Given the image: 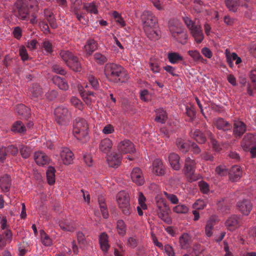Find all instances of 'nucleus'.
Instances as JSON below:
<instances>
[{"instance_id":"obj_7","label":"nucleus","mask_w":256,"mask_h":256,"mask_svg":"<svg viewBox=\"0 0 256 256\" xmlns=\"http://www.w3.org/2000/svg\"><path fill=\"white\" fill-rule=\"evenodd\" d=\"M129 196L124 191L120 192L117 195V202L119 208L125 215H129L131 212V208L129 202Z\"/></svg>"},{"instance_id":"obj_58","label":"nucleus","mask_w":256,"mask_h":256,"mask_svg":"<svg viewBox=\"0 0 256 256\" xmlns=\"http://www.w3.org/2000/svg\"><path fill=\"white\" fill-rule=\"evenodd\" d=\"M198 186L200 187V190L203 194H206L209 192V185L206 182L200 181L199 182Z\"/></svg>"},{"instance_id":"obj_34","label":"nucleus","mask_w":256,"mask_h":256,"mask_svg":"<svg viewBox=\"0 0 256 256\" xmlns=\"http://www.w3.org/2000/svg\"><path fill=\"white\" fill-rule=\"evenodd\" d=\"M99 242L102 250L106 252L109 249L110 245L108 243V235L105 232H103L100 235Z\"/></svg>"},{"instance_id":"obj_8","label":"nucleus","mask_w":256,"mask_h":256,"mask_svg":"<svg viewBox=\"0 0 256 256\" xmlns=\"http://www.w3.org/2000/svg\"><path fill=\"white\" fill-rule=\"evenodd\" d=\"M142 20L143 22L144 28L148 32L150 28L153 29L156 28L158 24V19L150 11L144 12Z\"/></svg>"},{"instance_id":"obj_35","label":"nucleus","mask_w":256,"mask_h":256,"mask_svg":"<svg viewBox=\"0 0 256 256\" xmlns=\"http://www.w3.org/2000/svg\"><path fill=\"white\" fill-rule=\"evenodd\" d=\"M168 58L172 64H178L184 60L183 57L176 52H170L168 54Z\"/></svg>"},{"instance_id":"obj_31","label":"nucleus","mask_w":256,"mask_h":256,"mask_svg":"<svg viewBox=\"0 0 256 256\" xmlns=\"http://www.w3.org/2000/svg\"><path fill=\"white\" fill-rule=\"evenodd\" d=\"M190 236L187 233L183 234L179 238L180 246L182 249H187L190 246Z\"/></svg>"},{"instance_id":"obj_19","label":"nucleus","mask_w":256,"mask_h":256,"mask_svg":"<svg viewBox=\"0 0 256 256\" xmlns=\"http://www.w3.org/2000/svg\"><path fill=\"white\" fill-rule=\"evenodd\" d=\"M12 240V232L10 230H6L0 234V248H3L7 244Z\"/></svg>"},{"instance_id":"obj_25","label":"nucleus","mask_w":256,"mask_h":256,"mask_svg":"<svg viewBox=\"0 0 256 256\" xmlns=\"http://www.w3.org/2000/svg\"><path fill=\"white\" fill-rule=\"evenodd\" d=\"M190 134L191 138L195 140L198 144H203L206 140L205 136L198 129L191 130Z\"/></svg>"},{"instance_id":"obj_59","label":"nucleus","mask_w":256,"mask_h":256,"mask_svg":"<svg viewBox=\"0 0 256 256\" xmlns=\"http://www.w3.org/2000/svg\"><path fill=\"white\" fill-rule=\"evenodd\" d=\"M164 195L172 204H178V199L176 195L168 194L166 192H164Z\"/></svg>"},{"instance_id":"obj_47","label":"nucleus","mask_w":256,"mask_h":256,"mask_svg":"<svg viewBox=\"0 0 256 256\" xmlns=\"http://www.w3.org/2000/svg\"><path fill=\"white\" fill-rule=\"evenodd\" d=\"M98 203L100 206V209L102 215L104 218H108L109 214L107 210V207L106 203L103 200L102 198L98 199Z\"/></svg>"},{"instance_id":"obj_57","label":"nucleus","mask_w":256,"mask_h":256,"mask_svg":"<svg viewBox=\"0 0 256 256\" xmlns=\"http://www.w3.org/2000/svg\"><path fill=\"white\" fill-rule=\"evenodd\" d=\"M216 172L218 174L222 176L226 175L228 170L224 166H218L216 168Z\"/></svg>"},{"instance_id":"obj_5","label":"nucleus","mask_w":256,"mask_h":256,"mask_svg":"<svg viewBox=\"0 0 256 256\" xmlns=\"http://www.w3.org/2000/svg\"><path fill=\"white\" fill-rule=\"evenodd\" d=\"M55 120L60 126L68 125L71 119V114L68 108L61 106L54 110Z\"/></svg>"},{"instance_id":"obj_46","label":"nucleus","mask_w":256,"mask_h":256,"mask_svg":"<svg viewBox=\"0 0 256 256\" xmlns=\"http://www.w3.org/2000/svg\"><path fill=\"white\" fill-rule=\"evenodd\" d=\"M88 80L89 84L94 90H97L99 88L100 83L98 80L92 74H89L88 76Z\"/></svg>"},{"instance_id":"obj_44","label":"nucleus","mask_w":256,"mask_h":256,"mask_svg":"<svg viewBox=\"0 0 256 256\" xmlns=\"http://www.w3.org/2000/svg\"><path fill=\"white\" fill-rule=\"evenodd\" d=\"M20 152L24 158H28L32 152L30 148L24 144H20L19 146Z\"/></svg>"},{"instance_id":"obj_62","label":"nucleus","mask_w":256,"mask_h":256,"mask_svg":"<svg viewBox=\"0 0 256 256\" xmlns=\"http://www.w3.org/2000/svg\"><path fill=\"white\" fill-rule=\"evenodd\" d=\"M242 146L244 151H250L252 158L256 157V147L253 146L252 148H249L248 144H243Z\"/></svg>"},{"instance_id":"obj_17","label":"nucleus","mask_w":256,"mask_h":256,"mask_svg":"<svg viewBox=\"0 0 256 256\" xmlns=\"http://www.w3.org/2000/svg\"><path fill=\"white\" fill-rule=\"evenodd\" d=\"M214 124L218 130H222L224 132L231 130L232 127L230 123L222 118H215L214 120Z\"/></svg>"},{"instance_id":"obj_41","label":"nucleus","mask_w":256,"mask_h":256,"mask_svg":"<svg viewBox=\"0 0 256 256\" xmlns=\"http://www.w3.org/2000/svg\"><path fill=\"white\" fill-rule=\"evenodd\" d=\"M40 236L43 245L46 246H49L52 244V238L42 230H40Z\"/></svg>"},{"instance_id":"obj_30","label":"nucleus","mask_w":256,"mask_h":256,"mask_svg":"<svg viewBox=\"0 0 256 256\" xmlns=\"http://www.w3.org/2000/svg\"><path fill=\"white\" fill-rule=\"evenodd\" d=\"M98 44L94 39L88 40L84 46L86 55L90 56L97 49Z\"/></svg>"},{"instance_id":"obj_38","label":"nucleus","mask_w":256,"mask_h":256,"mask_svg":"<svg viewBox=\"0 0 256 256\" xmlns=\"http://www.w3.org/2000/svg\"><path fill=\"white\" fill-rule=\"evenodd\" d=\"M176 144L180 150L183 153L187 152L189 150V144L184 140L178 138L176 140Z\"/></svg>"},{"instance_id":"obj_13","label":"nucleus","mask_w":256,"mask_h":256,"mask_svg":"<svg viewBox=\"0 0 256 256\" xmlns=\"http://www.w3.org/2000/svg\"><path fill=\"white\" fill-rule=\"evenodd\" d=\"M130 176L132 181L137 185L142 186L144 184V175L140 168H134L131 172Z\"/></svg>"},{"instance_id":"obj_37","label":"nucleus","mask_w":256,"mask_h":256,"mask_svg":"<svg viewBox=\"0 0 256 256\" xmlns=\"http://www.w3.org/2000/svg\"><path fill=\"white\" fill-rule=\"evenodd\" d=\"M226 6L229 10L236 12L240 4V0H225Z\"/></svg>"},{"instance_id":"obj_29","label":"nucleus","mask_w":256,"mask_h":256,"mask_svg":"<svg viewBox=\"0 0 256 256\" xmlns=\"http://www.w3.org/2000/svg\"><path fill=\"white\" fill-rule=\"evenodd\" d=\"M112 141L108 138L102 140L99 144L100 150L105 154H108L112 149Z\"/></svg>"},{"instance_id":"obj_55","label":"nucleus","mask_w":256,"mask_h":256,"mask_svg":"<svg viewBox=\"0 0 256 256\" xmlns=\"http://www.w3.org/2000/svg\"><path fill=\"white\" fill-rule=\"evenodd\" d=\"M178 42L182 44H184L187 42L188 34L186 32L182 31L180 34H178V36L176 38H174Z\"/></svg>"},{"instance_id":"obj_26","label":"nucleus","mask_w":256,"mask_h":256,"mask_svg":"<svg viewBox=\"0 0 256 256\" xmlns=\"http://www.w3.org/2000/svg\"><path fill=\"white\" fill-rule=\"evenodd\" d=\"M180 156L175 153H171L168 156L169 162L170 164L171 167L174 170H180Z\"/></svg>"},{"instance_id":"obj_54","label":"nucleus","mask_w":256,"mask_h":256,"mask_svg":"<svg viewBox=\"0 0 256 256\" xmlns=\"http://www.w3.org/2000/svg\"><path fill=\"white\" fill-rule=\"evenodd\" d=\"M188 211V208L184 204H178L174 208V212L178 214H186Z\"/></svg>"},{"instance_id":"obj_2","label":"nucleus","mask_w":256,"mask_h":256,"mask_svg":"<svg viewBox=\"0 0 256 256\" xmlns=\"http://www.w3.org/2000/svg\"><path fill=\"white\" fill-rule=\"evenodd\" d=\"M89 127L87 121L82 118H77L74 120L73 134L80 142L84 143L89 140Z\"/></svg>"},{"instance_id":"obj_33","label":"nucleus","mask_w":256,"mask_h":256,"mask_svg":"<svg viewBox=\"0 0 256 256\" xmlns=\"http://www.w3.org/2000/svg\"><path fill=\"white\" fill-rule=\"evenodd\" d=\"M30 92L33 98H41L42 92L40 86L37 84H33L30 88Z\"/></svg>"},{"instance_id":"obj_10","label":"nucleus","mask_w":256,"mask_h":256,"mask_svg":"<svg viewBox=\"0 0 256 256\" xmlns=\"http://www.w3.org/2000/svg\"><path fill=\"white\" fill-rule=\"evenodd\" d=\"M118 150L120 154L133 153L135 151L134 144L128 140L120 142L117 146Z\"/></svg>"},{"instance_id":"obj_14","label":"nucleus","mask_w":256,"mask_h":256,"mask_svg":"<svg viewBox=\"0 0 256 256\" xmlns=\"http://www.w3.org/2000/svg\"><path fill=\"white\" fill-rule=\"evenodd\" d=\"M237 206L242 213L248 215L252 210V204L250 200L244 199L238 202Z\"/></svg>"},{"instance_id":"obj_43","label":"nucleus","mask_w":256,"mask_h":256,"mask_svg":"<svg viewBox=\"0 0 256 256\" xmlns=\"http://www.w3.org/2000/svg\"><path fill=\"white\" fill-rule=\"evenodd\" d=\"M83 9L85 10L88 12L92 14H96L98 13L97 7L94 2L84 3Z\"/></svg>"},{"instance_id":"obj_3","label":"nucleus","mask_w":256,"mask_h":256,"mask_svg":"<svg viewBox=\"0 0 256 256\" xmlns=\"http://www.w3.org/2000/svg\"><path fill=\"white\" fill-rule=\"evenodd\" d=\"M183 20L196 42L200 44L204 38V34L201 26L198 23L193 21L190 17L184 16L183 18Z\"/></svg>"},{"instance_id":"obj_49","label":"nucleus","mask_w":256,"mask_h":256,"mask_svg":"<svg viewBox=\"0 0 256 256\" xmlns=\"http://www.w3.org/2000/svg\"><path fill=\"white\" fill-rule=\"evenodd\" d=\"M186 114L187 116L190 118V120L192 121L196 116V111L194 106H187L186 108Z\"/></svg>"},{"instance_id":"obj_36","label":"nucleus","mask_w":256,"mask_h":256,"mask_svg":"<svg viewBox=\"0 0 256 256\" xmlns=\"http://www.w3.org/2000/svg\"><path fill=\"white\" fill-rule=\"evenodd\" d=\"M11 130L15 133L24 134L26 131V128L20 121H16L13 124Z\"/></svg>"},{"instance_id":"obj_32","label":"nucleus","mask_w":256,"mask_h":256,"mask_svg":"<svg viewBox=\"0 0 256 256\" xmlns=\"http://www.w3.org/2000/svg\"><path fill=\"white\" fill-rule=\"evenodd\" d=\"M44 16L52 28L55 29L58 27L56 19L52 12L48 10H44Z\"/></svg>"},{"instance_id":"obj_16","label":"nucleus","mask_w":256,"mask_h":256,"mask_svg":"<svg viewBox=\"0 0 256 256\" xmlns=\"http://www.w3.org/2000/svg\"><path fill=\"white\" fill-rule=\"evenodd\" d=\"M78 89L86 104L87 105L91 104L92 100L91 96H94V93L92 92L86 90L80 84H78Z\"/></svg>"},{"instance_id":"obj_40","label":"nucleus","mask_w":256,"mask_h":256,"mask_svg":"<svg viewBox=\"0 0 256 256\" xmlns=\"http://www.w3.org/2000/svg\"><path fill=\"white\" fill-rule=\"evenodd\" d=\"M56 170L52 166H49L46 171V178L48 184L52 185L55 182Z\"/></svg>"},{"instance_id":"obj_12","label":"nucleus","mask_w":256,"mask_h":256,"mask_svg":"<svg viewBox=\"0 0 256 256\" xmlns=\"http://www.w3.org/2000/svg\"><path fill=\"white\" fill-rule=\"evenodd\" d=\"M240 219L239 216L233 215L229 217L225 222L227 229L230 231H234L240 226Z\"/></svg>"},{"instance_id":"obj_64","label":"nucleus","mask_w":256,"mask_h":256,"mask_svg":"<svg viewBox=\"0 0 256 256\" xmlns=\"http://www.w3.org/2000/svg\"><path fill=\"white\" fill-rule=\"evenodd\" d=\"M138 240L136 236L130 237L128 239L127 245L132 248H135L138 246Z\"/></svg>"},{"instance_id":"obj_56","label":"nucleus","mask_w":256,"mask_h":256,"mask_svg":"<svg viewBox=\"0 0 256 256\" xmlns=\"http://www.w3.org/2000/svg\"><path fill=\"white\" fill-rule=\"evenodd\" d=\"M203 2L200 0H194L193 4V9L196 13L200 12L202 10Z\"/></svg>"},{"instance_id":"obj_6","label":"nucleus","mask_w":256,"mask_h":256,"mask_svg":"<svg viewBox=\"0 0 256 256\" xmlns=\"http://www.w3.org/2000/svg\"><path fill=\"white\" fill-rule=\"evenodd\" d=\"M14 14L18 18L22 20H27L30 14L28 5L24 0H18L14 4Z\"/></svg>"},{"instance_id":"obj_15","label":"nucleus","mask_w":256,"mask_h":256,"mask_svg":"<svg viewBox=\"0 0 256 256\" xmlns=\"http://www.w3.org/2000/svg\"><path fill=\"white\" fill-rule=\"evenodd\" d=\"M246 130V124L240 120H235L234 123L233 134L236 138L242 136Z\"/></svg>"},{"instance_id":"obj_20","label":"nucleus","mask_w":256,"mask_h":256,"mask_svg":"<svg viewBox=\"0 0 256 256\" xmlns=\"http://www.w3.org/2000/svg\"><path fill=\"white\" fill-rule=\"evenodd\" d=\"M152 172L157 176H161L165 173V168L162 160L156 159L152 162Z\"/></svg>"},{"instance_id":"obj_48","label":"nucleus","mask_w":256,"mask_h":256,"mask_svg":"<svg viewBox=\"0 0 256 256\" xmlns=\"http://www.w3.org/2000/svg\"><path fill=\"white\" fill-rule=\"evenodd\" d=\"M59 226L62 229L66 231L72 232L74 230V225L68 220L60 222Z\"/></svg>"},{"instance_id":"obj_21","label":"nucleus","mask_w":256,"mask_h":256,"mask_svg":"<svg viewBox=\"0 0 256 256\" xmlns=\"http://www.w3.org/2000/svg\"><path fill=\"white\" fill-rule=\"evenodd\" d=\"M122 160V154L120 153L114 152L108 157V162L110 166L117 167L120 162Z\"/></svg>"},{"instance_id":"obj_63","label":"nucleus","mask_w":256,"mask_h":256,"mask_svg":"<svg viewBox=\"0 0 256 256\" xmlns=\"http://www.w3.org/2000/svg\"><path fill=\"white\" fill-rule=\"evenodd\" d=\"M52 70L54 72L61 75L66 74V70L58 64H54L52 66Z\"/></svg>"},{"instance_id":"obj_50","label":"nucleus","mask_w":256,"mask_h":256,"mask_svg":"<svg viewBox=\"0 0 256 256\" xmlns=\"http://www.w3.org/2000/svg\"><path fill=\"white\" fill-rule=\"evenodd\" d=\"M117 230L118 233L122 236H124L126 234V228L124 222L120 220L117 222Z\"/></svg>"},{"instance_id":"obj_24","label":"nucleus","mask_w":256,"mask_h":256,"mask_svg":"<svg viewBox=\"0 0 256 256\" xmlns=\"http://www.w3.org/2000/svg\"><path fill=\"white\" fill-rule=\"evenodd\" d=\"M242 175V172L240 166H234L232 167L229 172V176L233 182L238 181Z\"/></svg>"},{"instance_id":"obj_61","label":"nucleus","mask_w":256,"mask_h":256,"mask_svg":"<svg viewBox=\"0 0 256 256\" xmlns=\"http://www.w3.org/2000/svg\"><path fill=\"white\" fill-rule=\"evenodd\" d=\"M6 148L4 146H0V162L4 163L7 156Z\"/></svg>"},{"instance_id":"obj_42","label":"nucleus","mask_w":256,"mask_h":256,"mask_svg":"<svg viewBox=\"0 0 256 256\" xmlns=\"http://www.w3.org/2000/svg\"><path fill=\"white\" fill-rule=\"evenodd\" d=\"M188 54L193 58L194 60L196 62H201L203 64L206 62V60L204 59L200 55V53L196 50H191L188 51Z\"/></svg>"},{"instance_id":"obj_45","label":"nucleus","mask_w":256,"mask_h":256,"mask_svg":"<svg viewBox=\"0 0 256 256\" xmlns=\"http://www.w3.org/2000/svg\"><path fill=\"white\" fill-rule=\"evenodd\" d=\"M94 58L95 62L99 64H103L108 60L107 56L99 52L94 54Z\"/></svg>"},{"instance_id":"obj_27","label":"nucleus","mask_w":256,"mask_h":256,"mask_svg":"<svg viewBox=\"0 0 256 256\" xmlns=\"http://www.w3.org/2000/svg\"><path fill=\"white\" fill-rule=\"evenodd\" d=\"M250 78L252 84H248L247 92L250 96H253L252 89L254 88L256 90V68L251 70L250 74Z\"/></svg>"},{"instance_id":"obj_11","label":"nucleus","mask_w":256,"mask_h":256,"mask_svg":"<svg viewBox=\"0 0 256 256\" xmlns=\"http://www.w3.org/2000/svg\"><path fill=\"white\" fill-rule=\"evenodd\" d=\"M168 28L173 38H176L184 30L182 24L177 20H172L169 22Z\"/></svg>"},{"instance_id":"obj_4","label":"nucleus","mask_w":256,"mask_h":256,"mask_svg":"<svg viewBox=\"0 0 256 256\" xmlns=\"http://www.w3.org/2000/svg\"><path fill=\"white\" fill-rule=\"evenodd\" d=\"M60 55L68 66L75 72H80L82 66L78 58L68 50H62Z\"/></svg>"},{"instance_id":"obj_22","label":"nucleus","mask_w":256,"mask_h":256,"mask_svg":"<svg viewBox=\"0 0 256 256\" xmlns=\"http://www.w3.org/2000/svg\"><path fill=\"white\" fill-rule=\"evenodd\" d=\"M12 186V180L10 177L8 175L5 174L0 178V188L2 192H8Z\"/></svg>"},{"instance_id":"obj_28","label":"nucleus","mask_w":256,"mask_h":256,"mask_svg":"<svg viewBox=\"0 0 256 256\" xmlns=\"http://www.w3.org/2000/svg\"><path fill=\"white\" fill-rule=\"evenodd\" d=\"M15 111L18 115L21 116L26 119L29 118L30 115V109L22 104H19L16 106Z\"/></svg>"},{"instance_id":"obj_39","label":"nucleus","mask_w":256,"mask_h":256,"mask_svg":"<svg viewBox=\"0 0 256 256\" xmlns=\"http://www.w3.org/2000/svg\"><path fill=\"white\" fill-rule=\"evenodd\" d=\"M167 118L166 112L163 109H158L156 111L155 120L161 124H164Z\"/></svg>"},{"instance_id":"obj_52","label":"nucleus","mask_w":256,"mask_h":256,"mask_svg":"<svg viewBox=\"0 0 256 256\" xmlns=\"http://www.w3.org/2000/svg\"><path fill=\"white\" fill-rule=\"evenodd\" d=\"M72 104L80 110H82L84 108V105L82 102L78 98L72 96L70 99Z\"/></svg>"},{"instance_id":"obj_60","label":"nucleus","mask_w":256,"mask_h":256,"mask_svg":"<svg viewBox=\"0 0 256 256\" xmlns=\"http://www.w3.org/2000/svg\"><path fill=\"white\" fill-rule=\"evenodd\" d=\"M58 92L54 90H50L46 94V96L47 100L52 101L54 100L58 96Z\"/></svg>"},{"instance_id":"obj_51","label":"nucleus","mask_w":256,"mask_h":256,"mask_svg":"<svg viewBox=\"0 0 256 256\" xmlns=\"http://www.w3.org/2000/svg\"><path fill=\"white\" fill-rule=\"evenodd\" d=\"M168 210H158L157 214L159 218L166 223H169L170 219L167 214V212Z\"/></svg>"},{"instance_id":"obj_53","label":"nucleus","mask_w":256,"mask_h":256,"mask_svg":"<svg viewBox=\"0 0 256 256\" xmlns=\"http://www.w3.org/2000/svg\"><path fill=\"white\" fill-rule=\"evenodd\" d=\"M207 202L203 200H198L192 206L196 210H202L206 206Z\"/></svg>"},{"instance_id":"obj_18","label":"nucleus","mask_w":256,"mask_h":256,"mask_svg":"<svg viewBox=\"0 0 256 256\" xmlns=\"http://www.w3.org/2000/svg\"><path fill=\"white\" fill-rule=\"evenodd\" d=\"M60 155L64 164L68 165L72 162L74 155L69 148H64L61 151Z\"/></svg>"},{"instance_id":"obj_1","label":"nucleus","mask_w":256,"mask_h":256,"mask_svg":"<svg viewBox=\"0 0 256 256\" xmlns=\"http://www.w3.org/2000/svg\"><path fill=\"white\" fill-rule=\"evenodd\" d=\"M104 72L108 79L115 83L124 82L128 78L124 68L116 64H106L104 66Z\"/></svg>"},{"instance_id":"obj_23","label":"nucleus","mask_w":256,"mask_h":256,"mask_svg":"<svg viewBox=\"0 0 256 256\" xmlns=\"http://www.w3.org/2000/svg\"><path fill=\"white\" fill-rule=\"evenodd\" d=\"M34 159L36 162L40 166H44L48 164L50 158L44 152H36L34 154Z\"/></svg>"},{"instance_id":"obj_9","label":"nucleus","mask_w":256,"mask_h":256,"mask_svg":"<svg viewBox=\"0 0 256 256\" xmlns=\"http://www.w3.org/2000/svg\"><path fill=\"white\" fill-rule=\"evenodd\" d=\"M196 164V163L194 159L190 156L186 158L183 170L184 174L191 180H194L196 179L194 176Z\"/></svg>"}]
</instances>
